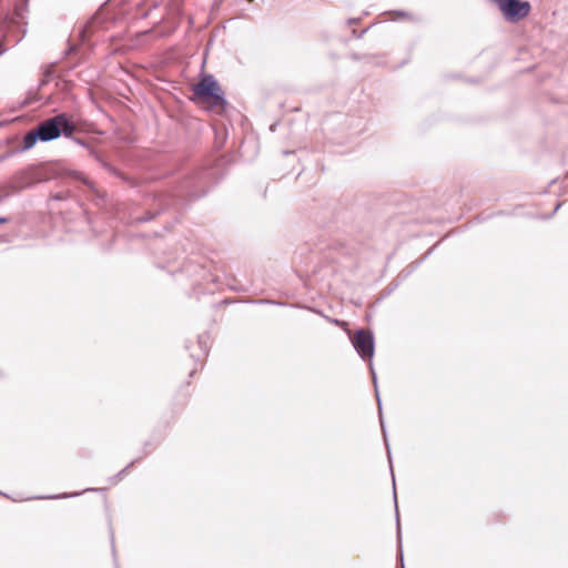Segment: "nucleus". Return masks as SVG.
Returning <instances> with one entry per match:
<instances>
[{
	"label": "nucleus",
	"instance_id": "obj_20",
	"mask_svg": "<svg viewBox=\"0 0 568 568\" xmlns=\"http://www.w3.org/2000/svg\"><path fill=\"white\" fill-rule=\"evenodd\" d=\"M397 17H407L408 13L406 11H396L395 12Z\"/></svg>",
	"mask_w": 568,
	"mask_h": 568
},
{
	"label": "nucleus",
	"instance_id": "obj_22",
	"mask_svg": "<svg viewBox=\"0 0 568 568\" xmlns=\"http://www.w3.org/2000/svg\"><path fill=\"white\" fill-rule=\"evenodd\" d=\"M111 546H112V551L114 552V538H113L112 531H111Z\"/></svg>",
	"mask_w": 568,
	"mask_h": 568
},
{
	"label": "nucleus",
	"instance_id": "obj_21",
	"mask_svg": "<svg viewBox=\"0 0 568 568\" xmlns=\"http://www.w3.org/2000/svg\"><path fill=\"white\" fill-rule=\"evenodd\" d=\"M6 51L2 40H0V55Z\"/></svg>",
	"mask_w": 568,
	"mask_h": 568
},
{
	"label": "nucleus",
	"instance_id": "obj_14",
	"mask_svg": "<svg viewBox=\"0 0 568 568\" xmlns=\"http://www.w3.org/2000/svg\"><path fill=\"white\" fill-rule=\"evenodd\" d=\"M71 175H72L73 179L84 183L88 187L93 189L92 183L84 176V174L82 172L74 171V172H72Z\"/></svg>",
	"mask_w": 568,
	"mask_h": 568
},
{
	"label": "nucleus",
	"instance_id": "obj_30",
	"mask_svg": "<svg viewBox=\"0 0 568 568\" xmlns=\"http://www.w3.org/2000/svg\"><path fill=\"white\" fill-rule=\"evenodd\" d=\"M356 22V19H349L348 20V23H355Z\"/></svg>",
	"mask_w": 568,
	"mask_h": 568
},
{
	"label": "nucleus",
	"instance_id": "obj_4",
	"mask_svg": "<svg viewBox=\"0 0 568 568\" xmlns=\"http://www.w3.org/2000/svg\"><path fill=\"white\" fill-rule=\"evenodd\" d=\"M497 7L505 21L509 23H518L524 20L531 10L530 3L526 0H505Z\"/></svg>",
	"mask_w": 568,
	"mask_h": 568
},
{
	"label": "nucleus",
	"instance_id": "obj_28",
	"mask_svg": "<svg viewBox=\"0 0 568 568\" xmlns=\"http://www.w3.org/2000/svg\"><path fill=\"white\" fill-rule=\"evenodd\" d=\"M328 321H331L332 323H335V324H338V320H331L328 317H326Z\"/></svg>",
	"mask_w": 568,
	"mask_h": 568
},
{
	"label": "nucleus",
	"instance_id": "obj_24",
	"mask_svg": "<svg viewBox=\"0 0 568 568\" xmlns=\"http://www.w3.org/2000/svg\"><path fill=\"white\" fill-rule=\"evenodd\" d=\"M74 50H75V47L74 45H70L69 50L67 51V54L71 53Z\"/></svg>",
	"mask_w": 568,
	"mask_h": 568
},
{
	"label": "nucleus",
	"instance_id": "obj_25",
	"mask_svg": "<svg viewBox=\"0 0 568 568\" xmlns=\"http://www.w3.org/2000/svg\"><path fill=\"white\" fill-rule=\"evenodd\" d=\"M85 491H98V489L97 488H87L83 490V493H85Z\"/></svg>",
	"mask_w": 568,
	"mask_h": 568
},
{
	"label": "nucleus",
	"instance_id": "obj_3",
	"mask_svg": "<svg viewBox=\"0 0 568 568\" xmlns=\"http://www.w3.org/2000/svg\"><path fill=\"white\" fill-rule=\"evenodd\" d=\"M371 372H372V376H373V383H374V387H375V395H376L377 405H378L381 428H382V432H383V437H384L385 446H386V449H387V457H388V462H389V466H390V471H392V476H393V490H394L396 526H397V540H398V559H399V562H400V568H405V566H404V555H403V549H402V534H400L399 514H398L397 496H396V488H395V478H394L393 468H392L390 448H389V444H388V440H387L386 427H385L383 415H382V400H381L379 393H378V389H377V377H376V373H375L372 364H371Z\"/></svg>",
	"mask_w": 568,
	"mask_h": 568
},
{
	"label": "nucleus",
	"instance_id": "obj_6",
	"mask_svg": "<svg viewBox=\"0 0 568 568\" xmlns=\"http://www.w3.org/2000/svg\"><path fill=\"white\" fill-rule=\"evenodd\" d=\"M156 202V207L148 210L144 214L138 216L135 221L138 223H146L153 220L156 215H159L171 205L172 199L168 197L166 195H159Z\"/></svg>",
	"mask_w": 568,
	"mask_h": 568
},
{
	"label": "nucleus",
	"instance_id": "obj_2",
	"mask_svg": "<svg viewBox=\"0 0 568 568\" xmlns=\"http://www.w3.org/2000/svg\"><path fill=\"white\" fill-rule=\"evenodd\" d=\"M36 129L41 142H51L60 136L71 138L78 126L67 113L62 112L41 121Z\"/></svg>",
	"mask_w": 568,
	"mask_h": 568
},
{
	"label": "nucleus",
	"instance_id": "obj_1",
	"mask_svg": "<svg viewBox=\"0 0 568 568\" xmlns=\"http://www.w3.org/2000/svg\"><path fill=\"white\" fill-rule=\"evenodd\" d=\"M191 101L204 103L210 109H225L227 100L219 81L211 73H201L199 82L192 85Z\"/></svg>",
	"mask_w": 568,
	"mask_h": 568
},
{
	"label": "nucleus",
	"instance_id": "obj_17",
	"mask_svg": "<svg viewBox=\"0 0 568 568\" xmlns=\"http://www.w3.org/2000/svg\"><path fill=\"white\" fill-rule=\"evenodd\" d=\"M429 254H430V251H428L419 261L413 263L412 264V270L409 271V273L413 272L414 270H416L420 265V263H423L427 258V256Z\"/></svg>",
	"mask_w": 568,
	"mask_h": 568
},
{
	"label": "nucleus",
	"instance_id": "obj_7",
	"mask_svg": "<svg viewBox=\"0 0 568 568\" xmlns=\"http://www.w3.org/2000/svg\"><path fill=\"white\" fill-rule=\"evenodd\" d=\"M210 175H211L210 170L205 169V170L201 171V173L196 178H194V179H192L190 181V186L191 187H197L199 186L201 189L199 191L197 190H191L190 191V194L193 197H201V196H203V195H205L207 193V190L204 189V186L206 185V182H207Z\"/></svg>",
	"mask_w": 568,
	"mask_h": 568
},
{
	"label": "nucleus",
	"instance_id": "obj_15",
	"mask_svg": "<svg viewBox=\"0 0 568 568\" xmlns=\"http://www.w3.org/2000/svg\"><path fill=\"white\" fill-rule=\"evenodd\" d=\"M255 304H268V305H278V306H283L285 305L284 303L282 302H278V301H275V300H267V298H261V300H256L254 301Z\"/></svg>",
	"mask_w": 568,
	"mask_h": 568
},
{
	"label": "nucleus",
	"instance_id": "obj_8",
	"mask_svg": "<svg viewBox=\"0 0 568 568\" xmlns=\"http://www.w3.org/2000/svg\"><path fill=\"white\" fill-rule=\"evenodd\" d=\"M210 334L207 332H204L197 336V345L200 348V353L197 355L191 353V357L194 358L196 362H200L209 355L210 352Z\"/></svg>",
	"mask_w": 568,
	"mask_h": 568
},
{
	"label": "nucleus",
	"instance_id": "obj_9",
	"mask_svg": "<svg viewBox=\"0 0 568 568\" xmlns=\"http://www.w3.org/2000/svg\"><path fill=\"white\" fill-rule=\"evenodd\" d=\"M37 142H41V138H40L37 129L34 128V129L30 130L29 132H27L26 135L23 136L20 150L22 152L28 151V150L32 149L37 144Z\"/></svg>",
	"mask_w": 568,
	"mask_h": 568
},
{
	"label": "nucleus",
	"instance_id": "obj_27",
	"mask_svg": "<svg viewBox=\"0 0 568 568\" xmlns=\"http://www.w3.org/2000/svg\"><path fill=\"white\" fill-rule=\"evenodd\" d=\"M308 310H311V311H313V312H315V313H317V314H322V312H321V311H317V310H314V308H311V307H308Z\"/></svg>",
	"mask_w": 568,
	"mask_h": 568
},
{
	"label": "nucleus",
	"instance_id": "obj_23",
	"mask_svg": "<svg viewBox=\"0 0 568 568\" xmlns=\"http://www.w3.org/2000/svg\"><path fill=\"white\" fill-rule=\"evenodd\" d=\"M8 221V217L0 216V224L7 223Z\"/></svg>",
	"mask_w": 568,
	"mask_h": 568
},
{
	"label": "nucleus",
	"instance_id": "obj_16",
	"mask_svg": "<svg viewBox=\"0 0 568 568\" xmlns=\"http://www.w3.org/2000/svg\"><path fill=\"white\" fill-rule=\"evenodd\" d=\"M69 139H70L73 143H75V144H78V145H80V146H82V148H84V149H87V150L91 146V145H90L88 142H85L83 139H80V138H78V136H74L73 134H72V135H71V138H69Z\"/></svg>",
	"mask_w": 568,
	"mask_h": 568
},
{
	"label": "nucleus",
	"instance_id": "obj_12",
	"mask_svg": "<svg viewBox=\"0 0 568 568\" xmlns=\"http://www.w3.org/2000/svg\"><path fill=\"white\" fill-rule=\"evenodd\" d=\"M138 459H134L132 460L130 464H128L123 469H121L116 475L112 476L109 478V481L114 485L116 484L119 480L122 479L123 475L128 473V470L134 465V463L136 462Z\"/></svg>",
	"mask_w": 568,
	"mask_h": 568
},
{
	"label": "nucleus",
	"instance_id": "obj_18",
	"mask_svg": "<svg viewBox=\"0 0 568 568\" xmlns=\"http://www.w3.org/2000/svg\"><path fill=\"white\" fill-rule=\"evenodd\" d=\"M561 204H562V203H560V202H559V203H557V204H556V206H555V209H554V211L551 212V214H549L548 216H541V217H542V219H550V217H552V216L556 214V212L560 209Z\"/></svg>",
	"mask_w": 568,
	"mask_h": 568
},
{
	"label": "nucleus",
	"instance_id": "obj_26",
	"mask_svg": "<svg viewBox=\"0 0 568 568\" xmlns=\"http://www.w3.org/2000/svg\"><path fill=\"white\" fill-rule=\"evenodd\" d=\"M149 14H150V11H146V12H144V13L142 14V18H143V19H145V18H148V17H149Z\"/></svg>",
	"mask_w": 568,
	"mask_h": 568
},
{
	"label": "nucleus",
	"instance_id": "obj_11",
	"mask_svg": "<svg viewBox=\"0 0 568 568\" xmlns=\"http://www.w3.org/2000/svg\"><path fill=\"white\" fill-rule=\"evenodd\" d=\"M98 23V18L93 17L91 20H89L85 24H83L79 31V36L81 38L82 42H85L90 34L93 32L94 27Z\"/></svg>",
	"mask_w": 568,
	"mask_h": 568
},
{
	"label": "nucleus",
	"instance_id": "obj_19",
	"mask_svg": "<svg viewBox=\"0 0 568 568\" xmlns=\"http://www.w3.org/2000/svg\"><path fill=\"white\" fill-rule=\"evenodd\" d=\"M368 28L362 30L358 34L356 33V31L354 30L353 33L354 36H356L357 38H362L366 32H367Z\"/></svg>",
	"mask_w": 568,
	"mask_h": 568
},
{
	"label": "nucleus",
	"instance_id": "obj_13",
	"mask_svg": "<svg viewBox=\"0 0 568 568\" xmlns=\"http://www.w3.org/2000/svg\"><path fill=\"white\" fill-rule=\"evenodd\" d=\"M80 495H81V493H79V491H74V493H63V494H61V495H50V496H45L44 498H48V499H59V498H63V499H65V498H73V497H78V496H80ZM40 498L42 499L43 497H40Z\"/></svg>",
	"mask_w": 568,
	"mask_h": 568
},
{
	"label": "nucleus",
	"instance_id": "obj_10",
	"mask_svg": "<svg viewBox=\"0 0 568 568\" xmlns=\"http://www.w3.org/2000/svg\"><path fill=\"white\" fill-rule=\"evenodd\" d=\"M90 156L97 161L101 166H103L106 171L114 175H119V172L115 168H113L110 163H108L101 154L92 146L88 149Z\"/></svg>",
	"mask_w": 568,
	"mask_h": 568
},
{
	"label": "nucleus",
	"instance_id": "obj_31",
	"mask_svg": "<svg viewBox=\"0 0 568 568\" xmlns=\"http://www.w3.org/2000/svg\"><path fill=\"white\" fill-rule=\"evenodd\" d=\"M353 58H354L355 60H359V57H358L357 54H354V55H353Z\"/></svg>",
	"mask_w": 568,
	"mask_h": 568
},
{
	"label": "nucleus",
	"instance_id": "obj_5",
	"mask_svg": "<svg viewBox=\"0 0 568 568\" xmlns=\"http://www.w3.org/2000/svg\"><path fill=\"white\" fill-rule=\"evenodd\" d=\"M351 342L356 353L363 361L372 362L375 351L374 334L365 328H358L351 337Z\"/></svg>",
	"mask_w": 568,
	"mask_h": 568
},
{
	"label": "nucleus",
	"instance_id": "obj_29",
	"mask_svg": "<svg viewBox=\"0 0 568 568\" xmlns=\"http://www.w3.org/2000/svg\"><path fill=\"white\" fill-rule=\"evenodd\" d=\"M158 6H159V2H154L152 8L155 9V8H158Z\"/></svg>",
	"mask_w": 568,
	"mask_h": 568
}]
</instances>
